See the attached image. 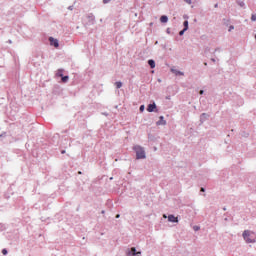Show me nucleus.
Wrapping results in <instances>:
<instances>
[{
	"mask_svg": "<svg viewBox=\"0 0 256 256\" xmlns=\"http://www.w3.org/2000/svg\"><path fill=\"white\" fill-rule=\"evenodd\" d=\"M243 238L245 239L246 243H255V234L249 230H245L243 232Z\"/></svg>",
	"mask_w": 256,
	"mask_h": 256,
	"instance_id": "1",
	"label": "nucleus"
},
{
	"mask_svg": "<svg viewBox=\"0 0 256 256\" xmlns=\"http://www.w3.org/2000/svg\"><path fill=\"white\" fill-rule=\"evenodd\" d=\"M133 149L136 152L137 159H145V150L143 149V147L136 145Z\"/></svg>",
	"mask_w": 256,
	"mask_h": 256,
	"instance_id": "2",
	"label": "nucleus"
},
{
	"mask_svg": "<svg viewBox=\"0 0 256 256\" xmlns=\"http://www.w3.org/2000/svg\"><path fill=\"white\" fill-rule=\"evenodd\" d=\"M49 41H50V45H53L54 47H59V40L53 38V37H50L49 38Z\"/></svg>",
	"mask_w": 256,
	"mask_h": 256,
	"instance_id": "3",
	"label": "nucleus"
},
{
	"mask_svg": "<svg viewBox=\"0 0 256 256\" xmlns=\"http://www.w3.org/2000/svg\"><path fill=\"white\" fill-rule=\"evenodd\" d=\"M157 109V105L155 103L149 104L147 107L148 113H153Z\"/></svg>",
	"mask_w": 256,
	"mask_h": 256,
	"instance_id": "4",
	"label": "nucleus"
},
{
	"mask_svg": "<svg viewBox=\"0 0 256 256\" xmlns=\"http://www.w3.org/2000/svg\"><path fill=\"white\" fill-rule=\"evenodd\" d=\"M168 221L170 223H179V219L177 217H175V215H173V214L168 216Z\"/></svg>",
	"mask_w": 256,
	"mask_h": 256,
	"instance_id": "5",
	"label": "nucleus"
},
{
	"mask_svg": "<svg viewBox=\"0 0 256 256\" xmlns=\"http://www.w3.org/2000/svg\"><path fill=\"white\" fill-rule=\"evenodd\" d=\"M129 255L132 256H141V252H137V249L135 247L131 248V251L129 252Z\"/></svg>",
	"mask_w": 256,
	"mask_h": 256,
	"instance_id": "6",
	"label": "nucleus"
},
{
	"mask_svg": "<svg viewBox=\"0 0 256 256\" xmlns=\"http://www.w3.org/2000/svg\"><path fill=\"white\" fill-rule=\"evenodd\" d=\"M159 119L160 120L156 123V125H167V121H165L163 116H160Z\"/></svg>",
	"mask_w": 256,
	"mask_h": 256,
	"instance_id": "7",
	"label": "nucleus"
},
{
	"mask_svg": "<svg viewBox=\"0 0 256 256\" xmlns=\"http://www.w3.org/2000/svg\"><path fill=\"white\" fill-rule=\"evenodd\" d=\"M161 23H167L169 21V18L166 15H163L160 17Z\"/></svg>",
	"mask_w": 256,
	"mask_h": 256,
	"instance_id": "8",
	"label": "nucleus"
},
{
	"mask_svg": "<svg viewBox=\"0 0 256 256\" xmlns=\"http://www.w3.org/2000/svg\"><path fill=\"white\" fill-rule=\"evenodd\" d=\"M148 65L151 67V69H155V60H148Z\"/></svg>",
	"mask_w": 256,
	"mask_h": 256,
	"instance_id": "9",
	"label": "nucleus"
},
{
	"mask_svg": "<svg viewBox=\"0 0 256 256\" xmlns=\"http://www.w3.org/2000/svg\"><path fill=\"white\" fill-rule=\"evenodd\" d=\"M172 73H175L176 75H184L183 72L175 70V69H171Z\"/></svg>",
	"mask_w": 256,
	"mask_h": 256,
	"instance_id": "10",
	"label": "nucleus"
},
{
	"mask_svg": "<svg viewBox=\"0 0 256 256\" xmlns=\"http://www.w3.org/2000/svg\"><path fill=\"white\" fill-rule=\"evenodd\" d=\"M115 86L117 89H121L123 87V83L122 82H116Z\"/></svg>",
	"mask_w": 256,
	"mask_h": 256,
	"instance_id": "11",
	"label": "nucleus"
},
{
	"mask_svg": "<svg viewBox=\"0 0 256 256\" xmlns=\"http://www.w3.org/2000/svg\"><path fill=\"white\" fill-rule=\"evenodd\" d=\"M189 29V21H184V31H187Z\"/></svg>",
	"mask_w": 256,
	"mask_h": 256,
	"instance_id": "12",
	"label": "nucleus"
},
{
	"mask_svg": "<svg viewBox=\"0 0 256 256\" xmlns=\"http://www.w3.org/2000/svg\"><path fill=\"white\" fill-rule=\"evenodd\" d=\"M67 81H69V76H63L62 77V82L67 83Z\"/></svg>",
	"mask_w": 256,
	"mask_h": 256,
	"instance_id": "13",
	"label": "nucleus"
},
{
	"mask_svg": "<svg viewBox=\"0 0 256 256\" xmlns=\"http://www.w3.org/2000/svg\"><path fill=\"white\" fill-rule=\"evenodd\" d=\"M251 20H252V21H255V20H256V14H253V15L251 16Z\"/></svg>",
	"mask_w": 256,
	"mask_h": 256,
	"instance_id": "14",
	"label": "nucleus"
},
{
	"mask_svg": "<svg viewBox=\"0 0 256 256\" xmlns=\"http://www.w3.org/2000/svg\"><path fill=\"white\" fill-rule=\"evenodd\" d=\"M2 255H7V249L2 250Z\"/></svg>",
	"mask_w": 256,
	"mask_h": 256,
	"instance_id": "15",
	"label": "nucleus"
},
{
	"mask_svg": "<svg viewBox=\"0 0 256 256\" xmlns=\"http://www.w3.org/2000/svg\"><path fill=\"white\" fill-rule=\"evenodd\" d=\"M185 31H187V30H185V29L181 30V31L179 32V35H183V34L185 33Z\"/></svg>",
	"mask_w": 256,
	"mask_h": 256,
	"instance_id": "16",
	"label": "nucleus"
},
{
	"mask_svg": "<svg viewBox=\"0 0 256 256\" xmlns=\"http://www.w3.org/2000/svg\"><path fill=\"white\" fill-rule=\"evenodd\" d=\"M140 111H145V106L144 105L140 106Z\"/></svg>",
	"mask_w": 256,
	"mask_h": 256,
	"instance_id": "17",
	"label": "nucleus"
},
{
	"mask_svg": "<svg viewBox=\"0 0 256 256\" xmlns=\"http://www.w3.org/2000/svg\"><path fill=\"white\" fill-rule=\"evenodd\" d=\"M193 229L194 231H199V226H194Z\"/></svg>",
	"mask_w": 256,
	"mask_h": 256,
	"instance_id": "18",
	"label": "nucleus"
},
{
	"mask_svg": "<svg viewBox=\"0 0 256 256\" xmlns=\"http://www.w3.org/2000/svg\"><path fill=\"white\" fill-rule=\"evenodd\" d=\"M185 3H188V5H191V0H184Z\"/></svg>",
	"mask_w": 256,
	"mask_h": 256,
	"instance_id": "19",
	"label": "nucleus"
},
{
	"mask_svg": "<svg viewBox=\"0 0 256 256\" xmlns=\"http://www.w3.org/2000/svg\"><path fill=\"white\" fill-rule=\"evenodd\" d=\"M111 0H103V3L104 4H107V3H109Z\"/></svg>",
	"mask_w": 256,
	"mask_h": 256,
	"instance_id": "20",
	"label": "nucleus"
},
{
	"mask_svg": "<svg viewBox=\"0 0 256 256\" xmlns=\"http://www.w3.org/2000/svg\"><path fill=\"white\" fill-rule=\"evenodd\" d=\"M232 29H235V27L234 26H230L229 27V31H231Z\"/></svg>",
	"mask_w": 256,
	"mask_h": 256,
	"instance_id": "21",
	"label": "nucleus"
},
{
	"mask_svg": "<svg viewBox=\"0 0 256 256\" xmlns=\"http://www.w3.org/2000/svg\"><path fill=\"white\" fill-rule=\"evenodd\" d=\"M121 217V215L117 214L116 215V219H119Z\"/></svg>",
	"mask_w": 256,
	"mask_h": 256,
	"instance_id": "22",
	"label": "nucleus"
},
{
	"mask_svg": "<svg viewBox=\"0 0 256 256\" xmlns=\"http://www.w3.org/2000/svg\"><path fill=\"white\" fill-rule=\"evenodd\" d=\"M203 93H204L203 90H201V91H200V95H203Z\"/></svg>",
	"mask_w": 256,
	"mask_h": 256,
	"instance_id": "23",
	"label": "nucleus"
},
{
	"mask_svg": "<svg viewBox=\"0 0 256 256\" xmlns=\"http://www.w3.org/2000/svg\"><path fill=\"white\" fill-rule=\"evenodd\" d=\"M201 191H202V192H205V188H201Z\"/></svg>",
	"mask_w": 256,
	"mask_h": 256,
	"instance_id": "24",
	"label": "nucleus"
},
{
	"mask_svg": "<svg viewBox=\"0 0 256 256\" xmlns=\"http://www.w3.org/2000/svg\"><path fill=\"white\" fill-rule=\"evenodd\" d=\"M163 217H164V219H167V215L164 214Z\"/></svg>",
	"mask_w": 256,
	"mask_h": 256,
	"instance_id": "25",
	"label": "nucleus"
}]
</instances>
